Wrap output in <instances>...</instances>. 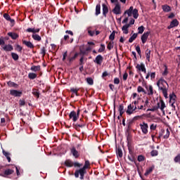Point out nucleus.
Segmentation results:
<instances>
[{
  "label": "nucleus",
  "instance_id": "f257e3e1",
  "mask_svg": "<svg viewBox=\"0 0 180 180\" xmlns=\"http://www.w3.org/2000/svg\"><path fill=\"white\" fill-rule=\"evenodd\" d=\"M124 15H128L129 17L133 15L134 18L137 19L139 18V10L137 8H134L133 6H131L128 10L124 11Z\"/></svg>",
  "mask_w": 180,
  "mask_h": 180
},
{
  "label": "nucleus",
  "instance_id": "f03ea898",
  "mask_svg": "<svg viewBox=\"0 0 180 180\" xmlns=\"http://www.w3.org/2000/svg\"><path fill=\"white\" fill-rule=\"evenodd\" d=\"M139 126L143 134H147L148 133V124L146 123V122H143L139 124Z\"/></svg>",
  "mask_w": 180,
  "mask_h": 180
},
{
  "label": "nucleus",
  "instance_id": "7ed1b4c3",
  "mask_svg": "<svg viewBox=\"0 0 180 180\" xmlns=\"http://www.w3.org/2000/svg\"><path fill=\"white\" fill-rule=\"evenodd\" d=\"M80 175V179H84V176H85V173L82 169H79V170H76L75 172V178H79Z\"/></svg>",
  "mask_w": 180,
  "mask_h": 180
},
{
  "label": "nucleus",
  "instance_id": "20e7f679",
  "mask_svg": "<svg viewBox=\"0 0 180 180\" xmlns=\"http://www.w3.org/2000/svg\"><path fill=\"white\" fill-rule=\"evenodd\" d=\"M94 63L97 64V65H102V63H103V56H102V55H98L95 60H94Z\"/></svg>",
  "mask_w": 180,
  "mask_h": 180
},
{
  "label": "nucleus",
  "instance_id": "39448f33",
  "mask_svg": "<svg viewBox=\"0 0 180 180\" xmlns=\"http://www.w3.org/2000/svg\"><path fill=\"white\" fill-rule=\"evenodd\" d=\"M179 25V21H178L176 18L174 19L171 22L170 25L167 27V29L169 30L174 27H177Z\"/></svg>",
  "mask_w": 180,
  "mask_h": 180
},
{
  "label": "nucleus",
  "instance_id": "423d86ee",
  "mask_svg": "<svg viewBox=\"0 0 180 180\" xmlns=\"http://www.w3.org/2000/svg\"><path fill=\"white\" fill-rule=\"evenodd\" d=\"M158 88L160 91H162L163 96H165L166 99H168V87L163 86H158Z\"/></svg>",
  "mask_w": 180,
  "mask_h": 180
},
{
  "label": "nucleus",
  "instance_id": "0eeeda50",
  "mask_svg": "<svg viewBox=\"0 0 180 180\" xmlns=\"http://www.w3.org/2000/svg\"><path fill=\"white\" fill-rule=\"evenodd\" d=\"M112 13H115V15H120L122 13L120 4H115V8L112 9Z\"/></svg>",
  "mask_w": 180,
  "mask_h": 180
},
{
  "label": "nucleus",
  "instance_id": "6e6552de",
  "mask_svg": "<svg viewBox=\"0 0 180 180\" xmlns=\"http://www.w3.org/2000/svg\"><path fill=\"white\" fill-rule=\"evenodd\" d=\"M136 70H139V71H142V72H144V74L147 73V70L146 69V65H144V63L137 64L136 66Z\"/></svg>",
  "mask_w": 180,
  "mask_h": 180
},
{
  "label": "nucleus",
  "instance_id": "1a4fd4ad",
  "mask_svg": "<svg viewBox=\"0 0 180 180\" xmlns=\"http://www.w3.org/2000/svg\"><path fill=\"white\" fill-rule=\"evenodd\" d=\"M150 32H144L141 37V40L143 43V44H146V43L147 42V39H148V36H150Z\"/></svg>",
  "mask_w": 180,
  "mask_h": 180
},
{
  "label": "nucleus",
  "instance_id": "9d476101",
  "mask_svg": "<svg viewBox=\"0 0 180 180\" xmlns=\"http://www.w3.org/2000/svg\"><path fill=\"white\" fill-rule=\"evenodd\" d=\"M22 92L20 91H18V90H11L10 91V94L12 96H15V97H20L22 96Z\"/></svg>",
  "mask_w": 180,
  "mask_h": 180
},
{
  "label": "nucleus",
  "instance_id": "9b49d317",
  "mask_svg": "<svg viewBox=\"0 0 180 180\" xmlns=\"http://www.w3.org/2000/svg\"><path fill=\"white\" fill-rule=\"evenodd\" d=\"M70 119H72L73 122H77L78 120V115H77V112L75 111L70 112L69 115Z\"/></svg>",
  "mask_w": 180,
  "mask_h": 180
},
{
  "label": "nucleus",
  "instance_id": "f8f14e48",
  "mask_svg": "<svg viewBox=\"0 0 180 180\" xmlns=\"http://www.w3.org/2000/svg\"><path fill=\"white\" fill-rule=\"evenodd\" d=\"M22 44H25V46L28 47V49H34V45L31 41H26L24 39H22Z\"/></svg>",
  "mask_w": 180,
  "mask_h": 180
},
{
  "label": "nucleus",
  "instance_id": "ddd939ff",
  "mask_svg": "<svg viewBox=\"0 0 180 180\" xmlns=\"http://www.w3.org/2000/svg\"><path fill=\"white\" fill-rule=\"evenodd\" d=\"M134 108V105L133 103L131 104H129L127 107V110H126V113L127 115H133V109Z\"/></svg>",
  "mask_w": 180,
  "mask_h": 180
},
{
  "label": "nucleus",
  "instance_id": "4468645a",
  "mask_svg": "<svg viewBox=\"0 0 180 180\" xmlns=\"http://www.w3.org/2000/svg\"><path fill=\"white\" fill-rule=\"evenodd\" d=\"M26 32L27 33H33V34H36V33H39L40 32V28H27Z\"/></svg>",
  "mask_w": 180,
  "mask_h": 180
},
{
  "label": "nucleus",
  "instance_id": "2eb2a0df",
  "mask_svg": "<svg viewBox=\"0 0 180 180\" xmlns=\"http://www.w3.org/2000/svg\"><path fill=\"white\" fill-rule=\"evenodd\" d=\"M70 151L75 158H78V157H79V153H78V150H77L75 147L72 148Z\"/></svg>",
  "mask_w": 180,
  "mask_h": 180
},
{
  "label": "nucleus",
  "instance_id": "dca6fc26",
  "mask_svg": "<svg viewBox=\"0 0 180 180\" xmlns=\"http://www.w3.org/2000/svg\"><path fill=\"white\" fill-rule=\"evenodd\" d=\"M160 84H161V85H162V86H164V84H166L167 85V88H169V85L168 84V83L167 82V81H165V79H164V78L161 77L157 82V86H160Z\"/></svg>",
  "mask_w": 180,
  "mask_h": 180
},
{
  "label": "nucleus",
  "instance_id": "f3484780",
  "mask_svg": "<svg viewBox=\"0 0 180 180\" xmlns=\"http://www.w3.org/2000/svg\"><path fill=\"white\" fill-rule=\"evenodd\" d=\"M134 123V121L132 119L128 120L127 129V131L128 133H129V131H131V127H132Z\"/></svg>",
  "mask_w": 180,
  "mask_h": 180
},
{
  "label": "nucleus",
  "instance_id": "a211bd4d",
  "mask_svg": "<svg viewBox=\"0 0 180 180\" xmlns=\"http://www.w3.org/2000/svg\"><path fill=\"white\" fill-rule=\"evenodd\" d=\"M3 16H4V19H6V20H8V22H11V23L15 24V20L11 19V15H9V14H8V13H4V14L3 15Z\"/></svg>",
  "mask_w": 180,
  "mask_h": 180
},
{
  "label": "nucleus",
  "instance_id": "6ab92c4d",
  "mask_svg": "<svg viewBox=\"0 0 180 180\" xmlns=\"http://www.w3.org/2000/svg\"><path fill=\"white\" fill-rule=\"evenodd\" d=\"M7 34L9 36V37H11L13 40H16V39L19 37V34L15 32H8Z\"/></svg>",
  "mask_w": 180,
  "mask_h": 180
},
{
  "label": "nucleus",
  "instance_id": "aec40b11",
  "mask_svg": "<svg viewBox=\"0 0 180 180\" xmlns=\"http://www.w3.org/2000/svg\"><path fill=\"white\" fill-rule=\"evenodd\" d=\"M154 168H155V166L152 165L150 167L147 169L144 174L145 176H148V175H150V174H151V172H153V171H154Z\"/></svg>",
  "mask_w": 180,
  "mask_h": 180
},
{
  "label": "nucleus",
  "instance_id": "412c9836",
  "mask_svg": "<svg viewBox=\"0 0 180 180\" xmlns=\"http://www.w3.org/2000/svg\"><path fill=\"white\" fill-rule=\"evenodd\" d=\"M129 27H130V25H124L122 27V30L124 33V34H129Z\"/></svg>",
  "mask_w": 180,
  "mask_h": 180
},
{
  "label": "nucleus",
  "instance_id": "4be33fe9",
  "mask_svg": "<svg viewBox=\"0 0 180 180\" xmlns=\"http://www.w3.org/2000/svg\"><path fill=\"white\" fill-rule=\"evenodd\" d=\"M109 13V8H108V6L106 4H103V16H106L108 13Z\"/></svg>",
  "mask_w": 180,
  "mask_h": 180
},
{
  "label": "nucleus",
  "instance_id": "5701e85b",
  "mask_svg": "<svg viewBox=\"0 0 180 180\" xmlns=\"http://www.w3.org/2000/svg\"><path fill=\"white\" fill-rule=\"evenodd\" d=\"M32 37L35 41H41V37L37 34H32Z\"/></svg>",
  "mask_w": 180,
  "mask_h": 180
},
{
  "label": "nucleus",
  "instance_id": "b1692460",
  "mask_svg": "<svg viewBox=\"0 0 180 180\" xmlns=\"http://www.w3.org/2000/svg\"><path fill=\"white\" fill-rule=\"evenodd\" d=\"M162 9L163 12H171V6H168L167 4L162 5Z\"/></svg>",
  "mask_w": 180,
  "mask_h": 180
},
{
  "label": "nucleus",
  "instance_id": "393cba45",
  "mask_svg": "<svg viewBox=\"0 0 180 180\" xmlns=\"http://www.w3.org/2000/svg\"><path fill=\"white\" fill-rule=\"evenodd\" d=\"M160 109V103H158L156 105H154L153 108H148L147 110L148 112H155V110H158Z\"/></svg>",
  "mask_w": 180,
  "mask_h": 180
},
{
  "label": "nucleus",
  "instance_id": "a878e982",
  "mask_svg": "<svg viewBox=\"0 0 180 180\" xmlns=\"http://www.w3.org/2000/svg\"><path fill=\"white\" fill-rule=\"evenodd\" d=\"M3 49L4 51H12V50H13V46L11 44L5 45L3 47Z\"/></svg>",
  "mask_w": 180,
  "mask_h": 180
},
{
  "label": "nucleus",
  "instance_id": "bb28decb",
  "mask_svg": "<svg viewBox=\"0 0 180 180\" xmlns=\"http://www.w3.org/2000/svg\"><path fill=\"white\" fill-rule=\"evenodd\" d=\"M65 167L71 168V167H74V162H72V161H71V160H66L65 161Z\"/></svg>",
  "mask_w": 180,
  "mask_h": 180
},
{
  "label": "nucleus",
  "instance_id": "cd10ccee",
  "mask_svg": "<svg viewBox=\"0 0 180 180\" xmlns=\"http://www.w3.org/2000/svg\"><path fill=\"white\" fill-rule=\"evenodd\" d=\"M91 165V163L89 162V160H86L85 164L81 169L84 171V172L86 174V171L85 169H88V167Z\"/></svg>",
  "mask_w": 180,
  "mask_h": 180
},
{
  "label": "nucleus",
  "instance_id": "c85d7f7f",
  "mask_svg": "<svg viewBox=\"0 0 180 180\" xmlns=\"http://www.w3.org/2000/svg\"><path fill=\"white\" fill-rule=\"evenodd\" d=\"M146 88L147 89V91H148V95H154V91L153 89V86L152 85H149V88L148 86H146Z\"/></svg>",
  "mask_w": 180,
  "mask_h": 180
},
{
  "label": "nucleus",
  "instance_id": "c756f323",
  "mask_svg": "<svg viewBox=\"0 0 180 180\" xmlns=\"http://www.w3.org/2000/svg\"><path fill=\"white\" fill-rule=\"evenodd\" d=\"M116 153L117 157H120V158H122L123 157V151L122 150V148L120 147H118L117 148Z\"/></svg>",
  "mask_w": 180,
  "mask_h": 180
},
{
  "label": "nucleus",
  "instance_id": "7c9ffc66",
  "mask_svg": "<svg viewBox=\"0 0 180 180\" xmlns=\"http://www.w3.org/2000/svg\"><path fill=\"white\" fill-rule=\"evenodd\" d=\"M175 101H176V95H175L174 93L169 94V103H171V102H175Z\"/></svg>",
  "mask_w": 180,
  "mask_h": 180
},
{
  "label": "nucleus",
  "instance_id": "2f4dec72",
  "mask_svg": "<svg viewBox=\"0 0 180 180\" xmlns=\"http://www.w3.org/2000/svg\"><path fill=\"white\" fill-rule=\"evenodd\" d=\"M151 56V50L150 49H146V60L148 61V63H150V57Z\"/></svg>",
  "mask_w": 180,
  "mask_h": 180
},
{
  "label": "nucleus",
  "instance_id": "473e14b6",
  "mask_svg": "<svg viewBox=\"0 0 180 180\" xmlns=\"http://www.w3.org/2000/svg\"><path fill=\"white\" fill-rule=\"evenodd\" d=\"M32 94L34 95V96H36L37 98V99H39V98H40V93L39 92V90H37L36 89H32Z\"/></svg>",
  "mask_w": 180,
  "mask_h": 180
},
{
  "label": "nucleus",
  "instance_id": "72a5a7b5",
  "mask_svg": "<svg viewBox=\"0 0 180 180\" xmlns=\"http://www.w3.org/2000/svg\"><path fill=\"white\" fill-rule=\"evenodd\" d=\"M28 78L30 79H36V78H37V74L33 73V72H30L28 74Z\"/></svg>",
  "mask_w": 180,
  "mask_h": 180
},
{
  "label": "nucleus",
  "instance_id": "f704fd0d",
  "mask_svg": "<svg viewBox=\"0 0 180 180\" xmlns=\"http://www.w3.org/2000/svg\"><path fill=\"white\" fill-rule=\"evenodd\" d=\"M165 108H166V106H165V103L164 102V101L160 100L159 109H160V110H161L162 112H164V109H165Z\"/></svg>",
  "mask_w": 180,
  "mask_h": 180
},
{
  "label": "nucleus",
  "instance_id": "c9c22d12",
  "mask_svg": "<svg viewBox=\"0 0 180 180\" xmlns=\"http://www.w3.org/2000/svg\"><path fill=\"white\" fill-rule=\"evenodd\" d=\"M13 172H15V171L13 169H6L4 171V175H12V174H13Z\"/></svg>",
  "mask_w": 180,
  "mask_h": 180
},
{
  "label": "nucleus",
  "instance_id": "e433bc0d",
  "mask_svg": "<svg viewBox=\"0 0 180 180\" xmlns=\"http://www.w3.org/2000/svg\"><path fill=\"white\" fill-rule=\"evenodd\" d=\"M139 34L134 33L133 35L129 39V43H133L135 39H137V36Z\"/></svg>",
  "mask_w": 180,
  "mask_h": 180
},
{
  "label": "nucleus",
  "instance_id": "4c0bfd02",
  "mask_svg": "<svg viewBox=\"0 0 180 180\" xmlns=\"http://www.w3.org/2000/svg\"><path fill=\"white\" fill-rule=\"evenodd\" d=\"M101 15V4H97L96 6V15Z\"/></svg>",
  "mask_w": 180,
  "mask_h": 180
},
{
  "label": "nucleus",
  "instance_id": "58836bf2",
  "mask_svg": "<svg viewBox=\"0 0 180 180\" xmlns=\"http://www.w3.org/2000/svg\"><path fill=\"white\" fill-rule=\"evenodd\" d=\"M7 85H8V86H11V87L18 88V84H16L12 81L8 82Z\"/></svg>",
  "mask_w": 180,
  "mask_h": 180
},
{
  "label": "nucleus",
  "instance_id": "ea45409f",
  "mask_svg": "<svg viewBox=\"0 0 180 180\" xmlns=\"http://www.w3.org/2000/svg\"><path fill=\"white\" fill-rule=\"evenodd\" d=\"M11 57L14 61H18V60H19V55H18V53L13 52L11 53Z\"/></svg>",
  "mask_w": 180,
  "mask_h": 180
},
{
  "label": "nucleus",
  "instance_id": "a19ab883",
  "mask_svg": "<svg viewBox=\"0 0 180 180\" xmlns=\"http://www.w3.org/2000/svg\"><path fill=\"white\" fill-rule=\"evenodd\" d=\"M174 162H176V164H180V153H178L175 158H174Z\"/></svg>",
  "mask_w": 180,
  "mask_h": 180
},
{
  "label": "nucleus",
  "instance_id": "79ce46f5",
  "mask_svg": "<svg viewBox=\"0 0 180 180\" xmlns=\"http://www.w3.org/2000/svg\"><path fill=\"white\" fill-rule=\"evenodd\" d=\"M139 101H141L142 103H143L142 104L143 108H147V106H148L149 101L148 98H146L145 101L144 100H141V98H139Z\"/></svg>",
  "mask_w": 180,
  "mask_h": 180
},
{
  "label": "nucleus",
  "instance_id": "37998d69",
  "mask_svg": "<svg viewBox=\"0 0 180 180\" xmlns=\"http://www.w3.org/2000/svg\"><path fill=\"white\" fill-rule=\"evenodd\" d=\"M77 57H78V53H76L72 57H68V60L69 63H72V61H74Z\"/></svg>",
  "mask_w": 180,
  "mask_h": 180
},
{
  "label": "nucleus",
  "instance_id": "c03bdc74",
  "mask_svg": "<svg viewBox=\"0 0 180 180\" xmlns=\"http://www.w3.org/2000/svg\"><path fill=\"white\" fill-rule=\"evenodd\" d=\"M31 71H34V72H37V71H40V65L32 66Z\"/></svg>",
  "mask_w": 180,
  "mask_h": 180
},
{
  "label": "nucleus",
  "instance_id": "a18cd8bd",
  "mask_svg": "<svg viewBox=\"0 0 180 180\" xmlns=\"http://www.w3.org/2000/svg\"><path fill=\"white\" fill-rule=\"evenodd\" d=\"M144 26L141 25V27H138V34H143L145 30Z\"/></svg>",
  "mask_w": 180,
  "mask_h": 180
},
{
  "label": "nucleus",
  "instance_id": "49530a36",
  "mask_svg": "<svg viewBox=\"0 0 180 180\" xmlns=\"http://www.w3.org/2000/svg\"><path fill=\"white\" fill-rule=\"evenodd\" d=\"M78 91H79V89H75V88L70 89V92L75 94L76 96H79V94H78Z\"/></svg>",
  "mask_w": 180,
  "mask_h": 180
},
{
  "label": "nucleus",
  "instance_id": "de8ad7c7",
  "mask_svg": "<svg viewBox=\"0 0 180 180\" xmlns=\"http://www.w3.org/2000/svg\"><path fill=\"white\" fill-rule=\"evenodd\" d=\"M79 50H80V54H82V56L88 55V52L86 51V49L84 50V48L80 47Z\"/></svg>",
  "mask_w": 180,
  "mask_h": 180
},
{
  "label": "nucleus",
  "instance_id": "09e8293b",
  "mask_svg": "<svg viewBox=\"0 0 180 180\" xmlns=\"http://www.w3.org/2000/svg\"><path fill=\"white\" fill-rule=\"evenodd\" d=\"M115 35H116V31H112V32L110 34V35L109 37L110 40L113 41V40H115Z\"/></svg>",
  "mask_w": 180,
  "mask_h": 180
},
{
  "label": "nucleus",
  "instance_id": "8fccbe9b",
  "mask_svg": "<svg viewBox=\"0 0 180 180\" xmlns=\"http://www.w3.org/2000/svg\"><path fill=\"white\" fill-rule=\"evenodd\" d=\"M145 160H146V157H144V155H139L138 156V161H139V162H141L145 161Z\"/></svg>",
  "mask_w": 180,
  "mask_h": 180
},
{
  "label": "nucleus",
  "instance_id": "3c124183",
  "mask_svg": "<svg viewBox=\"0 0 180 180\" xmlns=\"http://www.w3.org/2000/svg\"><path fill=\"white\" fill-rule=\"evenodd\" d=\"M150 155L151 157H157V155H158V150H153L150 152Z\"/></svg>",
  "mask_w": 180,
  "mask_h": 180
},
{
  "label": "nucleus",
  "instance_id": "603ef678",
  "mask_svg": "<svg viewBox=\"0 0 180 180\" xmlns=\"http://www.w3.org/2000/svg\"><path fill=\"white\" fill-rule=\"evenodd\" d=\"M2 153H3V155L6 157V158H8V157H11V153L6 152L4 149H2Z\"/></svg>",
  "mask_w": 180,
  "mask_h": 180
},
{
  "label": "nucleus",
  "instance_id": "864d4df0",
  "mask_svg": "<svg viewBox=\"0 0 180 180\" xmlns=\"http://www.w3.org/2000/svg\"><path fill=\"white\" fill-rule=\"evenodd\" d=\"M86 82L89 85H92L94 84V79L91 77L86 78Z\"/></svg>",
  "mask_w": 180,
  "mask_h": 180
},
{
  "label": "nucleus",
  "instance_id": "5fc2aeb1",
  "mask_svg": "<svg viewBox=\"0 0 180 180\" xmlns=\"http://www.w3.org/2000/svg\"><path fill=\"white\" fill-rule=\"evenodd\" d=\"M105 44H101V48H99V49L98 50V53H103V51H105Z\"/></svg>",
  "mask_w": 180,
  "mask_h": 180
},
{
  "label": "nucleus",
  "instance_id": "6e6d98bb",
  "mask_svg": "<svg viewBox=\"0 0 180 180\" xmlns=\"http://www.w3.org/2000/svg\"><path fill=\"white\" fill-rule=\"evenodd\" d=\"M113 44H114V42L113 41H110L107 46V49L108 50H111L113 49Z\"/></svg>",
  "mask_w": 180,
  "mask_h": 180
},
{
  "label": "nucleus",
  "instance_id": "4d7b16f0",
  "mask_svg": "<svg viewBox=\"0 0 180 180\" xmlns=\"http://www.w3.org/2000/svg\"><path fill=\"white\" fill-rule=\"evenodd\" d=\"M15 50L18 51V53H22V50H23V48L20 46V45L17 44Z\"/></svg>",
  "mask_w": 180,
  "mask_h": 180
},
{
  "label": "nucleus",
  "instance_id": "13d9d810",
  "mask_svg": "<svg viewBox=\"0 0 180 180\" xmlns=\"http://www.w3.org/2000/svg\"><path fill=\"white\" fill-rule=\"evenodd\" d=\"M136 51L138 53L139 56H140V57H141V49H140V46H137L136 47Z\"/></svg>",
  "mask_w": 180,
  "mask_h": 180
},
{
  "label": "nucleus",
  "instance_id": "bf43d9fd",
  "mask_svg": "<svg viewBox=\"0 0 180 180\" xmlns=\"http://www.w3.org/2000/svg\"><path fill=\"white\" fill-rule=\"evenodd\" d=\"M118 111L119 112H124V106L123 105V104H120L119 105Z\"/></svg>",
  "mask_w": 180,
  "mask_h": 180
},
{
  "label": "nucleus",
  "instance_id": "052dcab7",
  "mask_svg": "<svg viewBox=\"0 0 180 180\" xmlns=\"http://www.w3.org/2000/svg\"><path fill=\"white\" fill-rule=\"evenodd\" d=\"M169 129H166V134L164 136V139H169Z\"/></svg>",
  "mask_w": 180,
  "mask_h": 180
},
{
  "label": "nucleus",
  "instance_id": "680f3d73",
  "mask_svg": "<svg viewBox=\"0 0 180 180\" xmlns=\"http://www.w3.org/2000/svg\"><path fill=\"white\" fill-rule=\"evenodd\" d=\"M40 53L42 55L43 57H44V56H46V48L45 47L41 48Z\"/></svg>",
  "mask_w": 180,
  "mask_h": 180
},
{
  "label": "nucleus",
  "instance_id": "e2e57ef3",
  "mask_svg": "<svg viewBox=\"0 0 180 180\" xmlns=\"http://www.w3.org/2000/svg\"><path fill=\"white\" fill-rule=\"evenodd\" d=\"M25 105H26V102L25 101V100L20 99L19 100V105L25 106Z\"/></svg>",
  "mask_w": 180,
  "mask_h": 180
},
{
  "label": "nucleus",
  "instance_id": "0e129e2a",
  "mask_svg": "<svg viewBox=\"0 0 180 180\" xmlns=\"http://www.w3.org/2000/svg\"><path fill=\"white\" fill-rule=\"evenodd\" d=\"M138 92H143V94H146V90H144L141 86H139L137 89Z\"/></svg>",
  "mask_w": 180,
  "mask_h": 180
},
{
  "label": "nucleus",
  "instance_id": "69168bd1",
  "mask_svg": "<svg viewBox=\"0 0 180 180\" xmlns=\"http://www.w3.org/2000/svg\"><path fill=\"white\" fill-rule=\"evenodd\" d=\"M141 117H143V116L137 115V116L134 117L132 118V120H133L134 122H136V120H139V119H141Z\"/></svg>",
  "mask_w": 180,
  "mask_h": 180
},
{
  "label": "nucleus",
  "instance_id": "338daca9",
  "mask_svg": "<svg viewBox=\"0 0 180 180\" xmlns=\"http://www.w3.org/2000/svg\"><path fill=\"white\" fill-rule=\"evenodd\" d=\"M162 75H168V68L165 65V71L162 73Z\"/></svg>",
  "mask_w": 180,
  "mask_h": 180
},
{
  "label": "nucleus",
  "instance_id": "774afa93",
  "mask_svg": "<svg viewBox=\"0 0 180 180\" xmlns=\"http://www.w3.org/2000/svg\"><path fill=\"white\" fill-rule=\"evenodd\" d=\"M84 64H85V63H84V56H82V57L79 59V65L82 66V65H84Z\"/></svg>",
  "mask_w": 180,
  "mask_h": 180
}]
</instances>
